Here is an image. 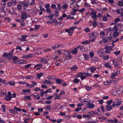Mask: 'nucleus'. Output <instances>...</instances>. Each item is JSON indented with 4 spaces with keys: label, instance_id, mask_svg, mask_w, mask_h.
Wrapping results in <instances>:
<instances>
[{
    "label": "nucleus",
    "instance_id": "nucleus-38",
    "mask_svg": "<svg viewBox=\"0 0 123 123\" xmlns=\"http://www.w3.org/2000/svg\"><path fill=\"white\" fill-rule=\"evenodd\" d=\"M41 61L42 62H43L44 63H47L48 62L47 59H41Z\"/></svg>",
    "mask_w": 123,
    "mask_h": 123
},
{
    "label": "nucleus",
    "instance_id": "nucleus-18",
    "mask_svg": "<svg viewBox=\"0 0 123 123\" xmlns=\"http://www.w3.org/2000/svg\"><path fill=\"white\" fill-rule=\"evenodd\" d=\"M60 10H56L55 11V16L56 17H58L59 16V14L58 13L59 12Z\"/></svg>",
    "mask_w": 123,
    "mask_h": 123
},
{
    "label": "nucleus",
    "instance_id": "nucleus-49",
    "mask_svg": "<svg viewBox=\"0 0 123 123\" xmlns=\"http://www.w3.org/2000/svg\"><path fill=\"white\" fill-rule=\"evenodd\" d=\"M98 58L97 57H94L92 59V60L94 62H96L98 60Z\"/></svg>",
    "mask_w": 123,
    "mask_h": 123
},
{
    "label": "nucleus",
    "instance_id": "nucleus-23",
    "mask_svg": "<svg viewBox=\"0 0 123 123\" xmlns=\"http://www.w3.org/2000/svg\"><path fill=\"white\" fill-rule=\"evenodd\" d=\"M117 4L119 6H123V0H121V1H119Z\"/></svg>",
    "mask_w": 123,
    "mask_h": 123
},
{
    "label": "nucleus",
    "instance_id": "nucleus-46",
    "mask_svg": "<svg viewBox=\"0 0 123 123\" xmlns=\"http://www.w3.org/2000/svg\"><path fill=\"white\" fill-rule=\"evenodd\" d=\"M80 80H78L77 78H75L73 82L74 83H78L79 82Z\"/></svg>",
    "mask_w": 123,
    "mask_h": 123
},
{
    "label": "nucleus",
    "instance_id": "nucleus-32",
    "mask_svg": "<svg viewBox=\"0 0 123 123\" xmlns=\"http://www.w3.org/2000/svg\"><path fill=\"white\" fill-rule=\"evenodd\" d=\"M119 79L118 78H117L115 80H112L111 81V82L112 81L113 83L114 84H115L117 83Z\"/></svg>",
    "mask_w": 123,
    "mask_h": 123
},
{
    "label": "nucleus",
    "instance_id": "nucleus-47",
    "mask_svg": "<svg viewBox=\"0 0 123 123\" xmlns=\"http://www.w3.org/2000/svg\"><path fill=\"white\" fill-rule=\"evenodd\" d=\"M89 55L90 58L92 59L93 58V57L94 56V54L93 52H91L90 53Z\"/></svg>",
    "mask_w": 123,
    "mask_h": 123
},
{
    "label": "nucleus",
    "instance_id": "nucleus-61",
    "mask_svg": "<svg viewBox=\"0 0 123 123\" xmlns=\"http://www.w3.org/2000/svg\"><path fill=\"white\" fill-rule=\"evenodd\" d=\"M103 20L104 21H106L107 20V18L105 16H103Z\"/></svg>",
    "mask_w": 123,
    "mask_h": 123
},
{
    "label": "nucleus",
    "instance_id": "nucleus-30",
    "mask_svg": "<svg viewBox=\"0 0 123 123\" xmlns=\"http://www.w3.org/2000/svg\"><path fill=\"white\" fill-rule=\"evenodd\" d=\"M111 80H110V81H104L103 82L104 84L105 85H109L111 83Z\"/></svg>",
    "mask_w": 123,
    "mask_h": 123
},
{
    "label": "nucleus",
    "instance_id": "nucleus-44",
    "mask_svg": "<svg viewBox=\"0 0 123 123\" xmlns=\"http://www.w3.org/2000/svg\"><path fill=\"white\" fill-rule=\"evenodd\" d=\"M100 108L102 112H105V108L103 105H101L100 106Z\"/></svg>",
    "mask_w": 123,
    "mask_h": 123
},
{
    "label": "nucleus",
    "instance_id": "nucleus-53",
    "mask_svg": "<svg viewBox=\"0 0 123 123\" xmlns=\"http://www.w3.org/2000/svg\"><path fill=\"white\" fill-rule=\"evenodd\" d=\"M120 19L119 18H117L116 19L114 20V21L115 22V23H116V24L117 22H118L119 21H120Z\"/></svg>",
    "mask_w": 123,
    "mask_h": 123
},
{
    "label": "nucleus",
    "instance_id": "nucleus-5",
    "mask_svg": "<svg viewBox=\"0 0 123 123\" xmlns=\"http://www.w3.org/2000/svg\"><path fill=\"white\" fill-rule=\"evenodd\" d=\"M71 29L69 27V29H66L65 30L66 32L68 33V34L70 36H71L72 35L74 31H72V30H71Z\"/></svg>",
    "mask_w": 123,
    "mask_h": 123
},
{
    "label": "nucleus",
    "instance_id": "nucleus-56",
    "mask_svg": "<svg viewBox=\"0 0 123 123\" xmlns=\"http://www.w3.org/2000/svg\"><path fill=\"white\" fill-rule=\"evenodd\" d=\"M105 35V33L104 31H102L100 33V35L101 37H103Z\"/></svg>",
    "mask_w": 123,
    "mask_h": 123
},
{
    "label": "nucleus",
    "instance_id": "nucleus-57",
    "mask_svg": "<svg viewBox=\"0 0 123 123\" xmlns=\"http://www.w3.org/2000/svg\"><path fill=\"white\" fill-rule=\"evenodd\" d=\"M51 88H50L47 90L45 92V94H46L48 92H51Z\"/></svg>",
    "mask_w": 123,
    "mask_h": 123
},
{
    "label": "nucleus",
    "instance_id": "nucleus-4",
    "mask_svg": "<svg viewBox=\"0 0 123 123\" xmlns=\"http://www.w3.org/2000/svg\"><path fill=\"white\" fill-rule=\"evenodd\" d=\"M112 106L110 105H107L105 107V109L107 111H110L112 109Z\"/></svg>",
    "mask_w": 123,
    "mask_h": 123
},
{
    "label": "nucleus",
    "instance_id": "nucleus-35",
    "mask_svg": "<svg viewBox=\"0 0 123 123\" xmlns=\"http://www.w3.org/2000/svg\"><path fill=\"white\" fill-rule=\"evenodd\" d=\"M1 107L3 108L2 110L3 112H5L6 111V107L5 105H1Z\"/></svg>",
    "mask_w": 123,
    "mask_h": 123
},
{
    "label": "nucleus",
    "instance_id": "nucleus-36",
    "mask_svg": "<svg viewBox=\"0 0 123 123\" xmlns=\"http://www.w3.org/2000/svg\"><path fill=\"white\" fill-rule=\"evenodd\" d=\"M97 52L98 54L99 55V56L100 57H102V56L103 54V52L102 51H98Z\"/></svg>",
    "mask_w": 123,
    "mask_h": 123
},
{
    "label": "nucleus",
    "instance_id": "nucleus-40",
    "mask_svg": "<svg viewBox=\"0 0 123 123\" xmlns=\"http://www.w3.org/2000/svg\"><path fill=\"white\" fill-rule=\"evenodd\" d=\"M84 31H85L86 33H88L90 32V29L88 27H87L86 28L84 29Z\"/></svg>",
    "mask_w": 123,
    "mask_h": 123
},
{
    "label": "nucleus",
    "instance_id": "nucleus-21",
    "mask_svg": "<svg viewBox=\"0 0 123 123\" xmlns=\"http://www.w3.org/2000/svg\"><path fill=\"white\" fill-rule=\"evenodd\" d=\"M30 91L31 89H29L28 90L23 89L22 90V92H23L24 93H25L26 94H27L26 93L29 92Z\"/></svg>",
    "mask_w": 123,
    "mask_h": 123
},
{
    "label": "nucleus",
    "instance_id": "nucleus-20",
    "mask_svg": "<svg viewBox=\"0 0 123 123\" xmlns=\"http://www.w3.org/2000/svg\"><path fill=\"white\" fill-rule=\"evenodd\" d=\"M65 52V53H64V55H70V54L71 53V50L70 51L66 50Z\"/></svg>",
    "mask_w": 123,
    "mask_h": 123
},
{
    "label": "nucleus",
    "instance_id": "nucleus-41",
    "mask_svg": "<svg viewBox=\"0 0 123 123\" xmlns=\"http://www.w3.org/2000/svg\"><path fill=\"white\" fill-rule=\"evenodd\" d=\"M27 58H30L34 56V55L32 54H30L26 55Z\"/></svg>",
    "mask_w": 123,
    "mask_h": 123
},
{
    "label": "nucleus",
    "instance_id": "nucleus-34",
    "mask_svg": "<svg viewBox=\"0 0 123 123\" xmlns=\"http://www.w3.org/2000/svg\"><path fill=\"white\" fill-rule=\"evenodd\" d=\"M26 85L29 88H32L34 87V85L33 84H31L30 85L28 83H27Z\"/></svg>",
    "mask_w": 123,
    "mask_h": 123
},
{
    "label": "nucleus",
    "instance_id": "nucleus-54",
    "mask_svg": "<svg viewBox=\"0 0 123 123\" xmlns=\"http://www.w3.org/2000/svg\"><path fill=\"white\" fill-rule=\"evenodd\" d=\"M34 65V64H29L27 65H25V68H29L30 66L31 65Z\"/></svg>",
    "mask_w": 123,
    "mask_h": 123
},
{
    "label": "nucleus",
    "instance_id": "nucleus-62",
    "mask_svg": "<svg viewBox=\"0 0 123 123\" xmlns=\"http://www.w3.org/2000/svg\"><path fill=\"white\" fill-rule=\"evenodd\" d=\"M46 11L48 13H50L51 11L49 9V8H47L46 9Z\"/></svg>",
    "mask_w": 123,
    "mask_h": 123
},
{
    "label": "nucleus",
    "instance_id": "nucleus-51",
    "mask_svg": "<svg viewBox=\"0 0 123 123\" xmlns=\"http://www.w3.org/2000/svg\"><path fill=\"white\" fill-rule=\"evenodd\" d=\"M43 66V65L42 64H37L35 65L34 67V68H36L37 67H41Z\"/></svg>",
    "mask_w": 123,
    "mask_h": 123
},
{
    "label": "nucleus",
    "instance_id": "nucleus-55",
    "mask_svg": "<svg viewBox=\"0 0 123 123\" xmlns=\"http://www.w3.org/2000/svg\"><path fill=\"white\" fill-rule=\"evenodd\" d=\"M68 7V5L67 4H65L64 5H63L62 7L63 9H65Z\"/></svg>",
    "mask_w": 123,
    "mask_h": 123
},
{
    "label": "nucleus",
    "instance_id": "nucleus-11",
    "mask_svg": "<svg viewBox=\"0 0 123 123\" xmlns=\"http://www.w3.org/2000/svg\"><path fill=\"white\" fill-rule=\"evenodd\" d=\"M55 106L58 110L61 109L63 107V106H62L60 104H55Z\"/></svg>",
    "mask_w": 123,
    "mask_h": 123
},
{
    "label": "nucleus",
    "instance_id": "nucleus-6",
    "mask_svg": "<svg viewBox=\"0 0 123 123\" xmlns=\"http://www.w3.org/2000/svg\"><path fill=\"white\" fill-rule=\"evenodd\" d=\"M86 106L87 108L92 109L94 107V105L93 104L91 103H88L86 105Z\"/></svg>",
    "mask_w": 123,
    "mask_h": 123
},
{
    "label": "nucleus",
    "instance_id": "nucleus-7",
    "mask_svg": "<svg viewBox=\"0 0 123 123\" xmlns=\"http://www.w3.org/2000/svg\"><path fill=\"white\" fill-rule=\"evenodd\" d=\"M55 81L56 83L59 84H60L63 83L64 81L61 79H55Z\"/></svg>",
    "mask_w": 123,
    "mask_h": 123
},
{
    "label": "nucleus",
    "instance_id": "nucleus-25",
    "mask_svg": "<svg viewBox=\"0 0 123 123\" xmlns=\"http://www.w3.org/2000/svg\"><path fill=\"white\" fill-rule=\"evenodd\" d=\"M43 74V73L42 72L40 73L37 74V77L38 78L40 79L41 77L42 76Z\"/></svg>",
    "mask_w": 123,
    "mask_h": 123
},
{
    "label": "nucleus",
    "instance_id": "nucleus-19",
    "mask_svg": "<svg viewBox=\"0 0 123 123\" xmlns=\"http://www.w3.org/2000/svg\"><path fill=\"white\" fill-rule=\"evenodd\" d=\"M8 84L11 86H14L15 83L14 81L11 80L8 82Z\"/></svg>",
    "mask_w": 123,
    "mask_h": 123
},
{
    "label": "nucleus",
    "instance_id": "nucleus-52",
    "mask_svg": "<svg viewBox=\"0 0 123 123\" xmlns=\"http://www.w3.org/2000/svg\"><path fill=\"white\" fill-rule=\"evenodd\" d=\"M112 47L111 46H109L105 47V49L109 50L110 49H112Z\"/></svg>",
    "mask_w": 123,
    "mask_h": 123
},
{
    "label": "nucleus",
    "instance_id": "nucleus-63",
    "mask_svg": "<svg viewBox=\"0 0 123 123\" xmlns=\"http://www.w3.org/2000/svg\"><path fill=\"white\" fill-rule=\"evenodd\" d=\"M98 102L100 105H102L104 102L103 100L102 99L98 100Z\"/></svg>",
    "mask_w": 123,
    "mask_h": 123
},
{
    "label": "nucleus",
    "instance_id": "nucleus-10",
    "mask_svg": "<svg viewBox=\"0 0 123 123\" xmlns=\"http://www.w3.org/2000/svg\"><path fill=\"white\" fill-rule=\"evenodd\" d=\"M78 68V67L76 65H73L71 68V70L73 71H76Z\"/></svg>",
    "mask_w": 123,
    "mask_h": 123
},
{
    "label": "nucleus",
    "instance_id": "nucleus-33",
    "mask_svg": "<svg viewBox=\"0 0 123 123\" xmlns=\"http://www.w3.org/2000/svg\"><path fill=\"white\" fill-rule=\"evenodd\" d=\"M103 58L105 60H106L108 59L109 58V57L108 55H104L103 56Z\"/></svg>",
    "mask_w": 123,
    "mask_h": 123
},
{
    "label": "nucleus",
    "instance_id": "nucleus-50",
    "mask_svg": "<svg viewBox=\"0 0 123 123\" xmlns=\"http://www.w3.org/2000/svg\"><path fill=\"white\" fill-rule=\"evenodd\" d=\"M113 102V100L112 99H111V100L108 101L106 103L107 105H110Z\"/></svg>",
    "mask_w": 123,
    "mask_h": 123
},
{
    "label": "nucleus",
    "instance_id": "nucleus-24",
    "mask_svg": "<svg viewBox=\"0 0 123 123\" xmlns=\"http://www.w3.org/2000/svg\"><path fill=\"white\" fill-rule=\"evenodd\" d=\"M96 68H97L96 67H91V68L90 69V70L91 72L93 73L94 71L96 70Z\"/></svg>",
    "mask_w": 123,
    "mask_h": 123
},
{
    "label": "nucleus",
    "instance_id": "nucleus-28",
    "mask_svg": "<svg viewBox=\"0 0 123 123\" xmlns=\"http://www.w3.org/2000/svg\"><path fill=\"white\" fill-rule=\"evenodd\" d=\"M83 56L86 60H88L89 57L88 55L86 54H85L84 55H83Z\"/></svg>",
    "mask_w": 123,
    "mask_h": 123
},
{
    "label": "nucleus",
    "instance_id": "nucleus-27",
    "mask_svg": "<svg viewBox=\"0 0 123 123\" xmlns=\"http://www.w3.org/2000/svg\"><path fill=\"white\" fill-rule=\"evenodd\" d=\"M65 57L66 59L69 60L70 59H71L72 57L70 55H66Z\"/></svg>",
    "mask_w": 123,
    "mask_h": 123
},
{
    "label": "nucleus",
    "instance_id": "nucleus-3",
    "mask_svg": "<svg viewBox=\"0 0 123 123\" xmlns=\"http://www.w3.org/2000/svg\"><path fill=\"white\" fill-rule=\"evenodd\" d=\"M21 19L22 20L26 19L28 16L26 12H23L21 13Z\"/></svg>",
    "mask_w": 123,
    "mask_h": 123
},
{
    "label": "nucleus",
    "instance_id": "nucleus-9",
    "mask_svg": "<svg viewBox=\"0 0 123 123\" xmlns=\"http://www.w3.org/2000/svg\"><path fill=\"white\" fill-rule=\"evenodd\" d=\"M9 111L11 113H13L15 115L18 113V112L17 111H15L14 109H10L9 110Z\"/></svg>",
    "mask_w": 123,
    "mask_h": 123
},
{
    "label": "nucleus",
    "instance_id": "nucleus-48",
    "mask_svg": "<svg viewBox=\"0 0 123 123\" xmlns=\"http://www.w3.org/2000/svg\"><path fill=\"white\" fill-rule=\"evenodd\" d=\"M31 96V95L28 96H25L24 97V98H25V99H26V98L29 99L28 100H31V98L30 96Z\"/></svg>",
    "mask_w": 123,
    "mask_h": 123
},
{
    "label": "nucleus",
    "instance_id": "nucleus-39",
    "mask_svg": "<svg viewBox=\"0 0 123 123\" xmlns=\"http://www.w3.org/2000/svg\"><path fill=\"white\" fill-rule=\"evenodd\" d=\"M83 75V72H80L78 73L77 75V77H81L82 75Z\"/></svg>",
    "mask_w": 123,
    "mask_h": 123
},
{
    "label": "nucleus",
    "instance_id": "nucleus-45",
    "mask_svg": "<svg viewBox=\"0 0 123 123\" xmlns=\"http://www.w3.org/2000/svg\"><path fill=\"white\" fill-rule=\"evenodd\" d=\"M46 110L47 111H49L51 109V107L49 105H48L46 106Z\"/></svg>",
    "mask_w": 123,
    "mask_h": 123
},
{
    "label": "nucleus",
    "instance_id": "nucleus-17",
    "mask_svg": "<svg viewBox=\"0 0 123 123\" xmlns=\"http://www.w3.org/2000/svg\"><path fill=\"white\" fill-rule=\"evenodd\" d=\"M81 44H87L90 43V41L88 40H85L81 42Z\"/></svg>",
    "mask_w": 123,
    "mask_h": 123
},
{
    "label": "nucleus",
    "instance_id": "nucleus-1",
    "mask_svg": "<svg viewBox=\"0 0 123 123\" xmlns=\"http://www.w3.org/2000/svg\"><path fill=\"white\" fill-rule=\"evenodd\" d=\"M116 101V102H114L112 104V106L113 107H114L115 106L118 107L122 103V101L120 99L117 98L115 100Z\"/></svg>",
    "mask_w": 123,
    "mask_h": 123
},
{
    "label": "nucleus",
    "instance_id": "nucleus-59",
    "mask_svg": "<svg viewBox=\"0 0 123 123\" xmlns=\"http://www.w3.org/2000/svg\"><path fill=\"white\" fill-rule=\"evenodd\" d=\"M52 20L51 21H48L47 22V23L48 25H50V24L54 23V20Z\"/></svg>",
    "mask_w": 123,
    "mask_h": 123
},
{
    "label": "nucleus",
    "instance_id": "nucleus-12",
    "mask_svg": "<svg viewBox=\"0 0 123 123\" xmlns=\"http://www.w3.org/2000/svg\"><path fill=\"white\" fill-rule=\"evenodd\" d=\"M71 50V53L74 55H76L77 53L78 49L77 48H75Z\"/></svg>",
    "mask_w": 123,
    "mask_h": 123
},
{
    "label": "nucleus",
    "instance_id": "nucleus-58",
    "mask_svg": "<svg viewBox=\"0 0 123 123\" xmlns=\"http://www.w3.org/2000/svg\"><path fill=\"white\" fill-rule=\"evenodd\" d=\"M14 109L16 110L17 111H21V109H20V108H17L16 107H14Z\"/></svg>",
    "mask_w": 123,
    "mask_h": 123
},
{
    "label": "nucleus",
    "instance_id": "nucleus-42",
    "mask_svg": "<svg viewBox=\"0 0 123 123\" xmlns=\"http://www.w3.org/2000/svg\"><path fill=\"white\" fill-rule=\"evenodd\" d=\"M90 38H92V39L90 40V42H93L94 41V40L95 39H96V37H90Z\"/></svg>",
    "mask_w": 123,
    "mask_h": 123
},
{
    "label": "nucleus",
    "instance_id": "nucleus-2",
    "mask_svg": "<svg viewBox=\"0 0 123 123\" xmlns=\"http://www.w3.org/2000/svg\"><path fill=\"white\" fill-rule=\"evenodd\" d=\"M3 55L4 56H6L7 58L8 59H12L13 57L12 55L10 53L7 54L6 52H4Z\"/></svg>",
    "mask_w": 123,
    "mask_h": 123
},
{
    "label": "nucleus",
    "instance_id": "nucleus-29",
    "mask_svg": "<svg viewBox=\"0 0 123 123\" xmlns=\"http://www.w3.org/2000/svg\"><path fill=\"white\" fill-rule=\"evenodd\" d=\"M94 16H91L92 18H93V19H96L97 18V15L96 14V13L97 12L95 11L94 12Z\"/></svg>",
    "mask_w": 123,
    "mask_h": 123
},
{
    "label": "nucleus",
    "instance_id": "nucleus-64",
    "mask_svg": "<svg viewBox=\"0 0 123 123\" xmlns=\"http://www.w3.org/2000/svg\"><path fill=\"white\" fill-rule=\"evenodd\" d=\"M22 8V6L21 5L19 4L18 5L17 8L18 10H21Z\"/></svg>",
    "mask_w": 123,
    "mask_h": 123
},
{
    "label": "nucleus",
    "instance_id": "nucleus-37",
    "mask_svg": "<svg viewBox=\"0 0 123 123\" xmlns=\"http://www.w3.org/2000/svg\"><path fill=\"white\" fill-rule=\"evenodd\" d=\"M54 16V14H49V15L48 16V17L51 18L50 20H52V18H53Z\"/></svg>",
    "mask_w": 123,
    "mask_h": 123
},
{
    "label": "nucleus",
    "instance_id": "nucleus-13",
    "mask_svg": "<svg viewBox=\"0 0 123 123\" xmlns=\"http://www.w3.org/2000/svg\"><path fill=\"white\" fill-rule=\"evenodd\" d=\"M114 72H115L114 73H112L111 74V75H112V76L114 77H115V76L117 75V74H119V72H118V70H115L114 71Z\"/></svg>",
    "mask_w": 123,
    "mask_h": 123
},
{
    "label": "nucleus",
    "instance_id": "nucleus-8",
    "mask_svg": "<svg viewBox=\"0 0 123 123\" xmlns=\"http://www.w3.org/2000/svg\"><path fill=\"white\" fill-rule=\"evenodd\" d=\"M90 37L93 36L94 37H96L97 36V32L95 31L93 32L90 33L89 34Z\"/></svg>",
    "mask_w": 123,
    "mask_h": 123
},
{
    "label": "nucleus",
    "instance_id": "nucleus-16",
    "mask_svg": "<svg viewBox=\"0 0 123 123\" xmlns=\"http://www.w3.org/2000/svg\"><path fill=\"white\" fill-rule=\"evenodd\" d=\"M11 96H8L7 95H6L5 98L6 100L7 101H9L11 99Z\"/></svg>",
    "mask_w": 123,
    "mask_h": 123
},
{
    "label": "nucleus",
    "instance_id": "nucleus-26",
    "mask_svg": "<svg viewBox=\"0 0 123 123\" xmlns=\"http://www.w3.org/2000/svg\"><path fill=\"white\" fill-rule=\"evenodd\" d=\"M15 62H16L17 63V64H19L20 63H24L25 62V61H23L22 60H20V61H17Z\"/></svg>",
    "mask_w": 123,
    "mask_h": 123
},
{
    "label": "nucleus",
    "instance_id": "nucleus-31",
    "mask_svg": "<svg viewBox=\"0 0 123 123\" xmlns=\"http://www.w3.org/2000/svg\"><path fill=\"white\" fill-rule=\"evenodd\" d=\"M43 83L47 85L51 83V81H48L46 80H45L44 82Z\"/></svg>",
    "mask_w": 123,
    "mask_h": 123
},
{
    "label": "nucleus",
    "instance_id": "nucleus-43",
    "mask_svg": "<svg viewBox=\"0 0 123 123\" xmlns=\"http://www.w3.org/2000/svg\"><path fill=\"white\" fill-rule=\"evenodd\" d=\"M82 109V108L81 107H77V108H76L74 111H75L76 112H79L80 111V110Z\"/></svg>",
    "mask_w": 123,
    "mask_h": 123
},
{
    "label": "nucleus",
    "instance_id": "nucleus-14",
    "mask_svg": "<svg viewBox=\"0 0 123 123\" xmlns=\"http://www.w3.org/2000/svg\"><path fill=\"white\" fill-rule=\"evenodd\" d=\"M27 37V36L26 35H23L22 36H21V40L22 41H27V40L26 39H25V38H26Z\"/></svg>",
    "mask_w": 123,
    "mask_h": 123
},
{
    "label": "nucleus",
    "instance_id": "nucleus-22",
    "mask_svg": "<svg viewBox=\"0 0 123 123\" xmlns=\"http://www.w3.org/2000/svg\"><path fill=\"white\" fill-rule=\"evenodd\" d=\"M97 18L93 19L94 20V22L93 23L92 25L95 28L97 26V24L96 21Z\"/></svg>",
    "mask_w": 123,
    "mask_h": 123
},
{
    "label": "nucleus",
    "instance_id": "nucleus-15",
    "mask_svg": "<svg viewBox=\"0 0 123 123\" xmlns=\"http://www.w3.org/2000/svg\"><path fill=\"white\" fill-rule=\"evenodd\" d=\"M112 62L114 66L115 67L118 66L119 65V62L115 60H113Z\"/></svg>",
    "mask_w": 123,
    "mask_h": 123
},
{
    "label": "nucleus",
    "instance_id": "nucleus-60",
    "mask_svg": "<svg viewBox=\"0 0 123 123\" xmlns=\"http://www.w3.org/2000/svg\"><path fill=\"white\" fill-rule=\"evenodd\" d=\"M18 57L15 56H14L13 58H12V60L15 61L16 60H18Z\"/></svg>",
    "mask_w": 123,
    "mask_h": 123
}]
</instances>
